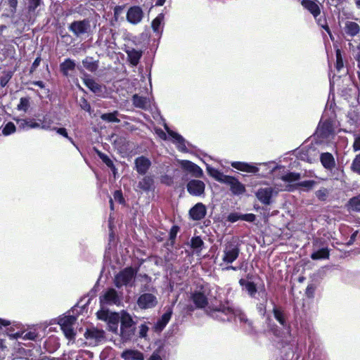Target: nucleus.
<instances>
[{
	"label": "nucleus",
	"mask_w": 360,
	"mask_h": 360,
	"mask_svg": "<svg viewBox=\"0 0 360 360\" xmlns=\"http://www.w3.org/2000/svg\"><path fill=\"white\" fill-rule=\"evenodd\" d=\"M124 51L127 55V61L129 64L132 66H137L143 56V51L130 47L125 48Z\"/></svg>",
	"instance_id": "nucleus-16"
},
{
	"label": "nucleus",
	"mask_w": 360,
	"mask_h": 360,
	"mask_svg": "<svg viewBox=\"0 0 360 360\" xmlns=\"http://www.w3.org/2000/svg\"><path fill=\"white\" fill-rule=\"evenodd\" d=\"M210 312H221L225 315L235 314V309L229 305V301L226 300L224 303L221 302L218 307H214L210 306L208 307Z\"/></svg>",
	"instance_id": "nucleus-21"
},
{
	"label": "nucleus",
	"mask_w": 360,
	"mask_h": 360,
	"mask_svg": "<svg viewBox=\"0 0 360 360\" xmlns=\"http://www.w3.org/2000/svg\"><path fill=\"white\" fill-rule=\"evenodd\" d=\"M179 231V227L176 225L172 226L169 233V239L171 241V245L173 246L176 238L177 233Z\"/></svg>",
	"instance_id": "nucleus-49"
},
{
	"label": "nucleus",
	"mask_w": 360,
	"mask_h": 360,
	"mask_svg": "<svg viewBox=\"0 0 360 360\" xmlns=\"http://www.w3.org/2000/svg\"><path fill=\"white\" fill-rule=\"evenodd\" d=\"M344 67V63L341 55V51L340 49L336 50V63L335 68L338 71H340Z\"/></svg>",
	"instance_id": "nucleus-52"
},
{
	"label": "nucleus",
	"mask_w": 360,
	"mask_h": 360,
	"mask_svg": "<svg viewBox=\"0 0 360 360\" xmlns=\"http://www.w3.org/2000/svg\"><path fill=\"white\" fill-rule=\"evenodd\" d=\"M41 0H28V12L27 14L21 15V20L24 25H29L33 24L34 20H31V17H28L30 12H34L36 8L41 4Z\"/></svg>",
	"instance_id": "nucleus-20"
},
{
	"label": "nucleus",
	"mask_w": 360,
	"mask_h": 360,
	"mask_svg": "<svg viewBox=\"0 0 360 360\" xmlns=\"http://www.w3.org/2000/svg\"><path fill=\"white\" fill-rule=\"evenodd\" d=\"M63 332L65 334V336L68 340H74L76 335V333L74 330L73 326H68L67 328H61Z\"/></svg>",
	"instance_id": "nucleus-51"
},
{
	"label": "nucleus",
	"mask_w": 360,
	"mask_h": 360,
	"mask_svg": "<svg viewBox=\"0 0 360 360\" xmlns=\"http://www.w3.org/2000/svg\"><path fill=\"white\" fill-rule=\"evenodd\" d=\"M335 121L333 119H324L322 117L319 122V129L317 131L320 142L325 139H330L335 134Z\"/></svg>",
	"instance_id": "nucleus-3"
},
{
	"label": "nucleus",
	"mask_w": 360,
	"mask_h": 360,
	"mask_svg": "<svg viewBox=\"0 0 360 360\" xmlns=\"http://www.w3.org/2000/svg\"><path fill=\"white\" fill-rule=\"evenodd\" d=\"M100 302L108 304L119 305L120 299L114 288H109L103 296L100 297Z\"/></svg>",
	"instance_id": "nucleus-14"
},
{
	"label": "nucleus",
	"mask_w": 360,
	"mask_h": 360,
	"mask_svg": "<svg viewBox=\"0 0 360 360\" xmlns=\"http://www.w3.org/2000/svg\"><path fill=\"white\" fill-rule=\"evenodd\" d=\"M148 327L146 323H142L139 326V337L146 338L148 331Z\"/></svg>",
	"instance_id": "nucleus-62"
},
{
	"label": "nucleus",
	"mask_w": 360,
	"mask_h": 360,
	"mask_svg": "<svg viewBox=\"0 0 360 360\" xmlns=\"http://www.w3.org/2000/svg\"><path fill=\"white\" fill-rule=\"evenodd\" d=\"M346 32L350 36H355L360 31L359 25L354 22H347L345 25Z\"/></svg>",
	"instance_id": "nucleus-37"
},
{
	"label": "nucleus",
	"mask_w": 360,
	"mask_h": 360,
	"mask_svg": "<svg viewBox=\"0 0 360 360\" xmlns=\"http://www.w3.org/2000/svg\"><path fill=\"white\" fill-rule=\"evenodd\" d=\"M120 316L117 312H112L105 321L108 326V330L113 333H117L120 323Z\"/></svg>",
	"instance_id": "nucleus-28"
},
{
	"label": "nucleus",
	"mask_w": 360,
	"mask_h": 360,
	"mask_svg": "<svg viewBox=\"0 0 360 360\" xmlns=\"http://www.w3.org/2000/svg\"><path fill=\"white\" fill-rule=\"evenodd\" d=\"M354 58L357 61V66L360 69V44L356 46Z\"/></svg>",
	"instance_id": "nucleus-64"
},
{
	"label": "nucleus",
	"mask_w": 360,
	"mask_h": 360,
	"mask_svg": "<svg viewBox=\"0 0 360 360\" xmlns=\"http://www.w3.org/2000/svg\"><path fill=\"white\" fill-rule=\"evenodd\" d=\"M329 257V250L327 248H323L316 250V259H326Z\"/></svg>",
	"instance_id": "nucleus-56"
},
{
	"label": "nucleus",
	"mask_w": 360,
	"mask_h": 360,
	"mask_svg": "<svg viewBox=\"0 0 360 360\" xmlns=\"http://www.w3.org/2000/svg\"><path fill=\"white\" fill-rule=\"evenodd\" d=\"M209 174L213 177L216 181L220 183H224L225 180L229 175L224 174L223 172L215 168H208Z\"/></svg>",
	"instance_id": "nucleus-33"
},
{
	"label": "nucleus",
	"mask_w": 360,
	"mask_h": 360,
	"mask_svg": "<svg viewBox=\"0 0 360 360\" xmlns=\"http://www.w3.org/2000/svg\"><path fill=\"white\" fill-rule=\"evenodd\" d=\"M181 165L184 169L191 172L195 177L199 178L203 174L202 169L190 160H182Z\"/></svg>",
	"instance_id": "nucleus-19"
},
{
	"label": "nucleus",
	"mask_w": 360,
	"mask_h": 360,
	"mask_svg": "<svg viewBox=\"0 0 360 360\" xmlns=\"http://www.w3.org/2000/svg\"><path fill=\"white\" fill-rule=\"evenodd\" d=\"M79 105L80 106V108L85 110L86 112H91V105L89 103V102L87 101L86 98H85L84 97H82L80 98L79 101Z\"/></svg>",
	"instance_id": "nucleus-54"
},
{
	"label": "nucleus",
	"mask_w": 360,
	"mask_h": 360,
	"mask_svg": "<svg viewBox=\"0 0 360 360\" xmlns=\"http://www.w3.org/2000/svg\"><path fill=\"white\" fill-rule=\"evenodd\" d=\"M132 103L138 108L146 110L147 108L148 101L146 97L141 96L138 94H134L132 96Z\"/></svg>",
	"instance_id": "nucleus-32"
},
{
	"label": "nucleus",
	"mask_w": 360,
	"mask_h": 360,
	"mask_svg": "<svg viewBox=\"0 0 360 360\" xmlns=\"http://www.w3.org/2000/svg\"><path fill=\"white\" fill-rule=\"evenodd\" d=\"M191 298L197 309H204L208 305V299L203 292L195 291Z\"/></svg>",
	"instance_id": "nucleus-18"
},
{
	"label": "nucleus",
	"mask_w": 360,
	"mask_h": 360,
	"mask_svg": "<svg viewBox=\"0 0 360 360\" xmlns=\"http://www.w3.org/2000/svg\"><path fill=\"white\" fill-rule=\"evenodd\" d=\"M242 214L238 212H231L227 217V221L231 223L236 222L238 220H241Z\"/></svg>",
	"instance_id": "nucleus-58"
},
{
	"label": "nucleus",
	"mask_w": 360,
	"mask_h": 360,
	"mask_svg": "<svg viewBox=\"0 0 360 360\" xmlns=\"http://www.w3.org/2000/svg\"><path fill=\"white\" fill-rule=\"evenodd\" d=\"M68 29L76 37H79L88 33L90 30V20L88 18L82 20H75L69 25Z\"/></svg>",
	"instance_id": "nucleus-5"
},
{
	"label": "nucleus",
	"mask_w": 360,
	"mask_h": 360,
	"mask_svg": "<svg viewBox=\"0 0 360 360\" xmlns=\"http://www.w3.org/2000/svg\"><path fill=\"white\" fill-rule=\"evenodd\" d=\"M231 166L237 170L247 173L256 174L259 172V168L257 167L252 164L248 163L245 162H231Z\"/></svg>",
	"instance_id": "nucleus-17"
},
{
	"label": "nucleus",
	"mask_w": 360,
	"mask_h": 360,
	"mask_svg": "<svg viewBox=\"0 0 360 360\" xmlns=\"http://www.w3.org/2000/svg\"><path fill=\"white\" fill-rule=\"evenodd\" d=\"M352 147L354 151L360 150V136L355 138Z\"/></svg>",
	"instance_id": "nucleus-63"
},
{
	"label": "nucleus",
	"mask_w": 360,
	"mask_h": 360,
	"mask_svg": "<svg viewBox=\"0 0 360 360\" xmlns=\"http://www.w3.org/2000/svg\"><path fill=\"white\" fill-rule=\"evenodd\" d=\"M230 186V191L234 195H241L245 192V186L239 180L232 176H228L224 183Z\"/></svg>",
	"instance_id": "nucleus-10"
},
{
	"label": "nucleus",
	"mask_w": 360,
	"mask_h": 360,
	"mask_svg": "<svg viewBox=\"0 0 360 360\" xmlns=\"http://www.w3.org/2000/svg\"><path fill=\"white\" fill-rule=\"evenodd\" d=\"M84 67L90 72H95L97 70L98 65V62L94 60L92 57H86L82 60Z\"/></svg>",
	"instance_id": "nucleus-35"
},
{
	"label": "nucleus",
	"mask_w": 360,
	"mask_h": 360,
	"mask_svg": "<svg viewBox=\"0 0 360 360\" xmlns=\"http://www.w3.org/2000/svg\"><path fill=\"white\" fill-rule=\"evenodd\" d=\"M157 304L156 297L151 293H143L137 300V304L142 309L155 307Z\"/></svg>",
	"instance_id": "nucleus-9"
},
{
	"label": "nucleus",
	"mask_w": 360,
	"mask_h": 360,
	"mask_svg": "<svg viewBox=\"0 0 360 360\" xmlns=\"http://www.w3.org/2000/svg\"><path fill=\"white\" fill-rule=\"evenodd\" d=\"M238 283L247 291L250 297H255L257 292V285L253 281H249L244 278H240L238 281Z\"/></svg>",
	"instance_id": "nucleus-25"
},
{
	"label": "nucleus",
	"mask_w": 360,
	"mask_h": 360,
	"mask_svg": "<svg viewBox=\"0 0 360 360\" xmlns=\"http://www.w3.org/2000/svg\"><path fill=\"white\" fill-rule=\"evenodd\" d=\"M119 115V112L117 110H115L112 112L103 113L101 115V119L103 121L107 122H120V120L117 118Z\"/></svg>",
	"instance_id": "nucleus-36"
},
{
	"label": "nucleus",
	"mask_w": 360,
	"mask_h": 360,
	"mask_svg": "<svg viewBox=\"0 0 360 360\" xmlns=\"http://www.w3.org/2000/svg\"><path fill=\"white\" fill-rule=\"evenodd\" d=\"M256 219L255 214L252 213L248 214H242L241 220L248 221V222H254Z\"/></svg>",
	"instance_id": "nucleus-61"
},
{
	"label": "nucleus",
	"mask_w": 360,
	"mask_h": 360,
	"mask_svg": "<svg viewBox=\"0 0 360 360\" xmlns=\"http://www.w3.org/2000/svg\"><path fill=\"white\" fill-rule=\"evenodd\" d=\"M187 191L193 196H201L205 194V184L198 179L190 180L186 185Z\"/></svg>",
	"instance_id": "nucleus-8"
},
{
	"label": "nucleus",
	"mask_w": 360,
	"mask_h": 360,
	"mask_svg": "<svg viewBox=\"0 0 360 360\" xmlns=\"http://www.w3.org/2000/svg\"><path fill=\"white\" fill-rule=\"evenodd\" d=\"M204 245V242L200 236H194L191 239V247L193 249L201 248Z\"/></svg>",
	"instance_id": "nucleus-47"
},
{
	"label": "nucleus",
	"mask_w": 360,
	"mask_h": 360,
	"mask_svg": "<svg viewBox=\"0 0 360 360\" xmlns=\"http://www.w3.org/2000/svg\"><path fill=\"white\" fill-rule=\"evenodd\" d=\"M30 98L29 97H22L20 99V103L17 106V109L18 110H22L26 112L30 107Z\"/></svg>",
	"instance_id": "nucleus-45"
},
{
	"label": "nucleus",
	"mask_w": 360,
	"mask_h": 360,
	"mask_svg": "<svg viewBox=\"0 0 360 360\" xmlns=\"http://www.w3.org/2000/svg\"><path fill=\"white\" fill-rule=\"evenodd\" d=\"M15 70L4 71L3 75L0 77V86L5 87L13 77Z\"/></svg>",
	"instance_id": "nucleus-39"
},
{
	"label": "nucleus",
	"mask_w": 360,
	"mask_h": 360,
	"mask_svg": "<svg viewBox=\"0 0 360 360\" xmlns=\"http://www.w3.org/2000/svg\"><path fill=\"white\" fill-rule=\"evenodd\" d=\"M138 187L145 192L153 190L155 188L153 177L152 176H145L139 181Z\"/></svg>",
	"instance_id": "nucleus-29"
},
{
	"label": "nucleus",
	"mask_w": 360,
	"mask_h": 360,
	"mask_svg": "<svg viewBox=\"0 0 360 360\" xmlns=\"http://www.w3.org/2000/svg\"><path fill=\"white\" fill-rule=\"evenodd\" d=\"M97 154L101 160L104 162L109 168L112 169H115V167L112 160L108 156V155L97 150Z\"/></svg>",
	"instance_id": "nucleus-41"
},
{
	"label": "nucleus",
	"mask_w": 360,
	"mask_h": 360,
	"mask_svg": "<svg viewBox=\"0 0 360 360\" xmlns=\"http://www.w3.org/2000/svg\"><path fill=\"white\" fill-rule=\"evenodd\" d=\"M164 20V15L160 13L151 22V27L155 32H159L160 27Z\"/></svg>",
	"instance_id": "nucleus-40"
},
{
	"label": "nucleus",
	"mask_w": 360,
	"mask_h": 360,
	"mask_svg": "<svg viewBox=\"0 0 360 360\" xmlns=\"http://www.w3.org/2000/svg\"><path fill=\"white\" fill-rule=\"evenodd\" d=\"M301 4L315 17V1L312 0H302Z\"/></svg>",
	"instance_id": "nucleus-46"
},
{
	"label": "nucleus",
	"mask_w": 360,
	"mask_h": 360,
	"mask_svg": "<svg viewBox=\"0 0 360 360\" xmlns=\"http://www.w3.org/2000/svg\"><path fill=\"white\" fill-rule=\"evenodd\" d=\"M240 248L238 245L229 243L226 245L224 250V256L222 260L227 264H231L239 256Z\"/></svg>",
	"instance_id": "nucleus-7"
},
{
	"label": "nucleus",
	"mask_w": 360,
	"mask_h": 360,
	"mask_svg": "<svg viewBox=\"0 0 360 360\" xmlns=\"http://www.w3.org/2000/svg\"><path fill=\"white\" fill-rule=\"evenodd\" d=\"M18 128L23 130H28L30 129H36L41 127L39 122H37L34 119H18L17 120Z\"/></svg>",
	"instance_id": "nucleus-27"
},
{
	"label": "nucleus",
	"mask_w": 360,
	"mask_h": 360,
	"mask_svg": "<svg viewBox=\"0 0 360 360\" xmlns=\"http://www.w3.org/2000/svg\"><path fill=\"white\" fill-rule=\"evenodd\" d=\"M41 61V58L40 56H37L35 60H34V62L32 63V65H31V68L30 69V71H29V74L30 75H32L33 74V72L37 70V68L39 67V65H40V63Z\"/></svg>",
	"instance_id": "nucleus-59"
},
{
	"label": "nucleus",
	"mask_w": 360,
	"mask_h": 360,
	"mask_svg": "<svg viewBox=\"0 0 360 360\" xmlns=\"http://www.w3.org/2000/svg\"><path fill=\"white\" fill-rule=\"evenodd\" d=\"M188 214L194 221L202 220L207 214L206 206L202 202H198L189 210Z\"/></svg>",
	"instance_id": "nucleus-11"
},
{
	"label": "nucleus",
	"mask_w": 360,
	"mask_h": 360,
	"mask_svg": "<svg viewBox=\"0 0 360 360\" xmlns=\"http://www.w3.org/2000/svg\"><path fill=\"white\" fill-rule=\"evenodd\" d=\"M238 319L240 323H243L248 326L251 332H255L252 321L250 320L244 313H240Z\"/></svg>",
	"instance_id": "nucleus-44"
},
{
	"label": "nucleus",
	"mask_w": 360,
	"mask_h": 360,
	"mask_svg": "<svg viewBox=\"0 0 360 360\" xmlns=\"http://www.w3.org/2000/svg\"><path fill=\"white\" fill-rule=\"evenodd\" d=\"M136 270L132 266L124 268L120 271L115 277V285L117 288L122 285H127L130 281L135 277Z\"/></svg>",
	"instance_id": "nucleus-4"
},
{
	"label": "nucleus",
	"mask_w": 360,
	"mask_h": 360,
	"mask_svg": "<svg viewBox=\"0 0 360 360\" xmlns=\"http://www.w3.org/2000/svg\"><path fill=\"white\" fill-rule=\"evenodd\" d=\"M172 315V310L169 309L155 323L154 329L156 332H161L169 323Z\"/></svg>",
	"instance_id": "nucleus-22"
},
{
	"label": "nucleus",
	"mask_w": 360,
	"mask_h": 360,
	"mask_svg": "<svg viewBox=\"0 0 360 360\" xmlns=\"http://www.w3.org/2000/svg\"><path fill=\"white\" fill-rule=\"evenodd\" d=\"M76 317L72 315L60 317L58 323L60 328H67L68 326H73L76 321Z\"/></svg>",
	"instance_id": "nucleus-34"
},
{
	"label": "nucleus",
	"mask_w": 360,
	"mask_h": 360,
	"mask_svg": "<svg viewBox=\"0 0 360 360\" xmlns=\"http://www.w3.org/2000/svg\"><path fill=\"white\" fill-rule=\"evenodd\" d=\"M315 294V286L314 284H309L308 285L305 295L308 298H313Z\"/></svg>",
	"instance_id": "nucleus-60"
},
{
	"label": "nucleus",
	"mask_w": 360,
	"mask_h": 360,
	"mask_svg": "<svg viewBox=\"0 0 360 360\" xmlns=\"http://www.w3.org/2000/svg\"><path fill=\"white\" fill-rule=\"evenodd\" d=\"M331 188H321L316 191V197L322 201H325L330 195Z\"/></svg>",
	"instance_id": "nucleus-42"
},
{
	"label": "nucleus",
	"mask_w": 360,
	"mask_h": 360,
	"mask_svg": "<svg viewBox=\"0 0 360 360\" xmlns=\"http://www.w3.org/2000/svg\"><path fill=\"white\" fill-rule=\"evenodd\" d=\"M301 175L300 173L289 172L285 174L282 175L280 179L288 183H292L300 180Z\"/></svg>",
	"instance_id": "nucleus-38"
},
{
	"label": "nucleus",
	"mask_w": 360,
	"mask_h": 360,
	"mask_svg": "<svg viewBox=\"0 0 360 360\" xmlns=\"http://www.w3.org/2000/svg\"><path fill=\"white\" fill-rule=\"evenodd\" d=\"M114 200L121 205L125 204V200L121 190H116L113 193Z\"/></svg>",
	"instance_id": "nucleus-57"
},
{
	"label": "nucleus",
	"mask_w": 360,
	"mask_h": 360,
	"mask_svg": "<svg viewBox=\"0 0 360 360\" xmlns=\"http://www.w3.org/2000/svg\"><path fill=\"white\" fill-rule=\"evenodd\" d=\"M111 313L108 309H101L97 311L96 315L99 320L106 321Z\"/></svg>",
	"instance_id": "nucleus-55"
},
{
	"label": "nucleus",
	"mask_w": 360,
	"mask_h": 360,
	"mask_svg": "<svg viewBox=\"0 0 360 360\" xmlns=\"http://www.w3.org/2000/svg\"><path fill=\"white\" fill-rule=\"evenodd\" d=\"M143 18V12L139 6H134L129 8L127 13V20L133 25L139 23Z\"/></svg>",
	"instance_id": "nucleus-12"
},
{
	"label": "nucleus",
	"mask_w": 360,
	"mask_h": 360,
	"mask_svg": "<svg viewBox=\"0 0 360 360\" xmlns=\"http://www.w3.org/2000/svg\"><path fill=\"white\" fill-rule=\"evenodd\" d=\"M166 130L169 136H171L176 143L178 149L183 152L187 151L186 141L184 137L177 132L169 129L167 127H166Z\"/></svg>",
	"instance_id": "nucleus-24"
},
{
	"label": "nucleus",
	"mask_w": 360,
	"mask_h": 360,
	"mask_svg": "<svg viewBox=\"0 0 360 360\" xmlns=\"http://www.w3.org/2000/svg\"><path fill=\"white\" fill-rule=\"evenodd\" d=\"M53 130L56 131L58 134L63 136V137L66 138L70 142L72 143H74V140L72 137L68 136L67 129L63 127H53Z\"/></svg>",
	"instance_id": "nucleus-53"
},
{
	"label": "nucleus",
	"mask_w": 360,
	"mask_h": 360,
	"mask_svg": "<svg viewBox=\"0 0 360 360\" xmlns=\"http://www.w3.org/2000/svg\"><path fill=\"white\" fill-rule=\"evenodd\" d=\"M104 331L96 328H87L84 333V337L86 340L99 342L104 338Z\"/></svg>",
	"instance_id": "nucleus-23"
},
{
	"label": "nucleus",
	"mask_w": 360,
	"mask_h": 360,
	"mask_svg": "<svg viewBox=\"0 0 360 360\" xmlns=\"http://www.w3.org/2000/svg\"><path fill=\"white\" fill-rule=\"evenodd\" d=\"M134 164L136 171L141 175L146 174L151 166L150 160L143 155L136 158Z\"/></svg>",
	"instance_id": "nucleus-15"
},
{
	"label": "nucleus",
	"mask_w": 360,
	"mask_h": 360,
	"mask_svg": "<svg viewBox=\"0 0 360 360\" xmlns=\"http://www.w3.org/2000/svg\"><path fill=\"white\" fill-rule=\"evenodd\" d=\"M84 85L93 93L96 94H101L103 93V86L98 82H96L92 78H84L83 79Z\"/></svg>",
	"instance_id": "nucleus-30"
},
{
	"label": "nucleus",
	"mask_w": 360,
	"mask_h": 360,
	"mask_svg": "<svg viewBox=\"0 0 360 360\" xmlns=\"http://www.w3.org/2000/svg\"><path fill=\"white\" fill-rule=\"evenodd\" d=\"M121 357L125 360H144L143 354L136 349H125L121 354Z\"/></svg>",
	"instance_id": "nucleus-26"
},
{
	"label": "nucleus",
	"mask_w": 360,
	"mask_h": 360,
	"mask_svg": "<svg viewBox=\"0 0 360 360\" xmlns=\"http://www.w3.org/2000/svg\"><path fill=\"white\" fill-rule=\"evenodd\" d=\"M349 209L354 211H360V194L351 198L348 204Z\"/></svg>",
	"instance_id": "nucleus-43"
},
{
	"label": "nucleus",
	"mask_w": 360,
	"mask_h": 360,
	"mask_svg": "<svg viewBox=\"0 0 360 360\" xmlns=\"http://www.w3.org/2000/svg\"><path fill=\"white\" fill-rule=\"evenodd\" d=\"M120 333L123 338L131 339L134 333V325L135 322L133 321L131 315L126 311H122L120 316Z\"/></svg>",
	"instance_id": "nucleus-2"
},
{
	"label": "nucleus",
	"mask_w": 360,
	"mask_h": 360,
	"mask_svg": "<svg viewBox=\"0 0 360 360\" xmlns=\"http://www.w3.org/2000/svg\"><path fill=\"white\" fill-rule=\"evenodd\" d=\"M76 64L75 61L70 58H66L65 60L60 64V70L64 76L68 75L70 70H74L75 69Z\"/></svg>",
	"instance_id": "nucleus-31"
},
{
	"label": "nucleus",
	"mask_w": 360,
	"mask_h": 360,
	"mask_svg": "<svg viewBox=\"0 0 360 360\" xmlns=\"http://www.w3.org/2000/svg\"><path fill=\"white\" fill-rule=\"evenodd\" d=\"M16 130L15 124L12 122H8L3 128L2 133L5 136H8L14 133Z\"/></svg>",
	"instance_id": "nucleus-48"
},
{
	"label": "nucleus",
	"mask_w": 360,
	"mask_h": 360,
	"mask_svg": "<svg viewBox=\"0 0 360 360\" xmlns=\"http://www.w3.org/2000/svg\"><path fill=\"white\" fill-rule=\"evenodd\" d=\"M319 160L323 167L327 172H331L335 168V160L333 154L330 153H321L319 156Z\"/></svg>",
	"instance_id": "nucleus-13"
},
{
	"label": "nucleus",
	"mask_w": 360,
	"mask_h": 360,
	"mask_svg": "<svg viewBox=\"0 0 360 360\" xmlns=\"http://www.w3.org/2000/svg\"><path fill=\"white\" fill-rule=\"evenodd\" d=\"M351 169L360 175V154L356 155L351 165Z\"/></svg>",
	"instance_id": "nucleus-50"
},
{
	"label": "nucleus",
	"mask_w": 360,
	"mask_h": 360,
	"mask_svg": "<svg viewBox=\"0 0 360 360\" xmlns=\"http://www.w3.org/2000/svg\"><path fill=\"white\" fill-rule=\"evenodd\" d=\"M274 193L277 194L272 187L259 188L255 193L258 200L265 205H269L272 202Z\"/></svg>",
	"instance_id": "nucleus-6"
},
{
	"label": "nucleus",
	"mask_w": 360,
	"mask_h": 360,
	"mask_svg": "<svg viewBox=\"0 0 360 360\" xmlns=\"http://www.w3.org/2000/svg\"><path fill=\"white\" fill-rule=\"evenodd\" d=\"M272 314L275 320L282 327L275 323H269L267 326L268 331L274 337L282 338L285 337V333L290 335L291 326L289 321L290 314L283 306L276 304L274 301Z\"/></svg>",
	"instance_id": "nucleus-1"
}]
</instances>
